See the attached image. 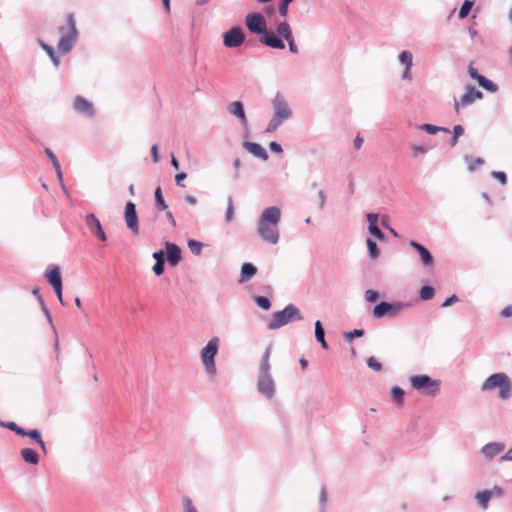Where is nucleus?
Listing matches in <instances>:
<instances>
[{
  "label": "nucleus",
  "mask_w": 512,
  "mask_h": 512,
  "mask_svg": "<svg viewBox=\"0 0 512 512\" xmlns=\"http://www.w3.org/2000/svg\"><path fill=\"white\" fill-rule=\"evenodd\" d=\"M281 217V211L277 207L266 208L258 221V234L262 240L271 244H276L279 240L278 222Z\"/></svg>",
  "instance_id": "obj_1"
},
{
  "label": "nucleus",
  "mask_w": 512,
  "mask_h": 512,
  "mask_svg": "<svg viewBox=\"0 0 512 512\" xmlns=\"http://www.w3.org/2000/svg\"><path fill=\"white\" fill-rule=\"evenodd\" d=\"M495 388H499V395L501 399L507 400L510 398L512 393V384L509 379V377L503 373H495L489 376L484 383L481 386V389L486 390H493Z\"/></svg>",
  "instance_id": "obj_2"
},
{
  "label": "nucleus",
  "mask_w": 512,
  "mask_h": 512,
  "mask_svg": "<svg viewBox=\"0 0 512 512\" xmlns=\"http://www.w3.org/2000/svg\"><path fill=\"white\" fill-rule=\"evenodd\" d=\"M274 109V118L268 124L267 132L275 131L278 126L285 120L291 117V109L289 108L285 99L278 93L272 100Z\"/></svg>",
  "instance_id": "obj_3"
},
{
  "label": "nucleus",
  "mask_w": 512,
  "mask_h": 512,
  "mask_svg": "<svg viewBox=\"0 0 512 512\" xmlns=\"http://www.w3.org/2000/svg\"><path fill=\"white\" fill-rule=\"evenodd\" d=\"M293 319L301 320L302 316L299 309L293 304L287 305L282 311L273 313L271 320L268 323V329H278Z\"/></svg>",
  "instance_id": "obj_4"
},
{
  "label": "nucleus",
  "mask_w": 512,
  "mask_h": 512,
  "mask_svg": "<svg viewBox=\"0 0 512 512\" xmlns=\"http://www.w3.org/2000/svg\"><path fill=\"white\" fill-rule=\"evenodd\" d=\"M60 32L62 36L58 42V50L61 53L66 54L72 49V46L77 37L75 20L72 13L68 14L67 16V27H61Z\"/></svg>",
  "instance_id": "obj_5"
},
{
  "label": "nucleus",
  "mask_w": 512,
  "mask_h": 512,
  "mask_svg": "<svg viewBox=\"0 0 512 512\" xmlns=\"http://www.w3.org/2000/svg\"><path fill=\"white\" fill-rule=\"evenodd\" d=\"M413 389L428 396H435L440 390L441 382L433 380L428 375H414L410 377Z\"/></svg>",
  "instance_id": "obj_6"
},
{
  "label": "nucleus",
  "mask_w": 512,
  "mask_h": 512,
  "mask_svg": "<svg viewBox=\"0 0 512 512\" xmlns=\"http://www.w3.org/2000/svg\"><path fill=\"white\" fill-rule=\"evenodd\" d=\"M219 348V339L214 337L209 340L207 345L201 350V360L203 365L205 366L206 371L210 375H214L216 373V365L214 358L218 352Z\"/></svg>",
  "instance_id": "obj_7"
},
{
  "label": "nucleus",
  "mask_w": 512,
  "mask_h": 512,
  "mask_svg": "<svg viewBox=\"0 0 512 512\" xmlns=\"http://www.w3.org/2000/svg\"><path fill=\"white\" fill-rule=\"evenodd\" d=\"M45 277L49 284L53 287L54 292L62 305H65L62 296V278L58 266H52L47 269Z\"/></svg>",
  "instance_id": "obj_8"
},
{
  "label": "nucleus",
  "mask_w": 512,
  "mask_h": 512,
  "mask_svg": "<svg viewBox=\"0 0 512 512\" xmlns=\"http://www.w3.org/2000/svg\"><path fill=\"white\" fill-rule=\"evenodd\" d=\"M245 24L251 33L264 34L266 29V21L259 13H250L246 16Z\"/></svg>",
  "instance_id": "obj_9"
},
{
  "label": "nucleus",
  "mask_w": 512,
  "mask_h": 512,
  "mask_svg": "<svg viewBox=\"0 0 512 512\" xmlns=\"http://www.w3.org/2000/svg\"><path fill=\"white\" fill-rule=\"evenodd\" d=\"M245 40V34L240 27H234L223 35V43L228 48L240 46Z\"/></svg>",
  "instance_id": "obj_10"
},
{
  "label": "nucleus",
  "mask_w": 512,
  "mask_h": 512,
  "mask_svg": "<svg viewBox=\"0 0 512 512\" xmlns=\"http://www.w3.org/2000/svg\"><path fill=\"white\" fill-rule=\"evenodd\" d=\"M483 97L482 92L475 89L474 87L467 86L466 92L462 96L461 100L458 101L457 99L454 100V109L456 113H459L460 105L462 106H468L472 104L475 100L481 99Z\"/></svg>",
  "instance_id": "obj_11"
},
{
  "label": "nucleus",
  "mask_w": 512,
  "mask_h": 512,
  "mask_svg": "<svg viewBox=\"0 0 512 512\" xmlns=\"http://www.w3.org/2000/svg\"><path fill=\"white\" fill-rule=\"evenodd\" d=\"M124 217L127 227L133 232L134 235H138V217L136 213V206L133 202H128L126 204Z\"/></svg>",
  "instance_id": "obj_12"
},
{
  "label": "nucleus",
  "mask_w": 512,
  "mask_h": 512,
  "mask_svg": "<svg viewBox=\"0 0 512 512\" xmlns=\"http://www.w3.org/2000/svg\"><path fill=\"white\" fill-rule=\"evenodd\" d=\"M85 222L91 233L95 234L103 242L107 240L102 225L94 214H87L85 217Z\"/></svg>",
  "instance_id": "obj_13"
},
{
  "label": "nucleus",
  "mask_w": 512,
  "mask_h": 512,
  "mask_svg": "<svg viewBox=\"0 0 512 512\" xmlns=\"http://www.w3.org/2000/svg\"><path fill=\"white\" fill-rule=\"evenodd\" d=\"M258 391L265 395L267 398H272L274 395V381L271 375H259L257 382Z\"/></svg>",
  "instance_id": "obj_14"
},
{
  "label": "nucleus",
  "mask_w": 512,
  "mask_h": 512,
  "mask_svg": "<svg viewBox=\"0 0 512 512\" xmlns=\"http://www.w3.org/2000/svg\"><path fill=\"white\" fill-rule=\"evenodd\" d=\"M73 107L79 113H82L88 117H93L95 114L94 107L91 102L85 99L83 96L78 95L73 103Z\"/></svg>",
  "instance_id": "obj_15"
},
{
  "label": "nucleus",
  "mask_w": 512,
  "mask_h": 512,
  "mask_svg": "<svg viewBox=\"0 0 512 512\" xmlns=\"http://www.w3.org/2000/svg\"><path fill=\"white\" fill-rule=\"evenodd\" d=\"M399 310H400V305H393V304H390L387 302H381L380 304H378L374 307L373 316L376 318H381L389 312L396 314Z\"/></svg>",
  "instance_id": "obj_16"
},
{
  "label": "nucleus",
  "mask_w": 512,
  "mask_h": 512,
  "mask_svg": "<svg viewBox=\"0 0 512 512\" xmlns=\"http://www.w3.org/2000/svg\"><path fill=\"white\" fill-rule=\"evenodd\" d=\"M260 41L263 44H265L269 47H272V48H276V49H284L285 48L284 42L280 38H278L273 32L266 31L263 34Z\"/></svg>",
  "instance_id": "obj_17"
},
{
  "label": "nucleus",
  "mask_w": 512,
  "mask_h": 512,
  "mask_svg": "<svg viewBox=\"0 0 512 512\" xmlns=\"http://www.w3.org/2000/svg\"><path fill=\"white\" fill-rule=\"evenodd\" d=\"M244 148L252 155H254L264 161L268 159V154H267L266 150L258 143L245 142Z\"/></svg>",
  "instance_id": "obj_18"
},
{
  "label": "nucleus",
  "mask_w": 512,
  "mask_h": 512,
  "mask_svg": "<svg viewBox=\"0 0 512 512\" xmlns=\"http://www.w3.org/2000/svg\"><path fill=\"white\" fill-rule=\"evenodd\" d=\"M410 246L413 247L415 250H417V252L421 256L422 263L425 266L433 265V257L430 254V252L424 246H422L421 244H419V243H417L415 241H411L410 242Z\"/></svg>",
  "instance_id": "obj_19"
},
{
  "label": "nucleus",
  "mask_w": 512,
  "mask_h": 512,
  "mask_svg": "<svg viewBox=\"0 0 512 512\" xmlns=\"http://www.w3.org/2000/svg\"><path fill=\"white\" fill-rule=\"evenodd\" d=\"M228 111L238 117L243 125L247 124V117L244 112L243 104L240 101H234L229 104Z\"/></svg>",
  "instance_id": "obj_20"
},
{
  "label": "nucleus",
  "mask_w": 512,
  "mask_h": 512,
  "mask_svg": "<svg viewBox=\"0 0 512 512\" xmlns=\"http://www.w3.org/2000/svg\"><path fill=\"white\" fill-rule=\"evenodd\" d=\"M167 258L171 265H176L181 260V250L173 243H166Z\"/></svg>",
  "instance_id": "obj_21"
},
{
  "label": "nucleus",
  "mask_w": 512,
  "mask_h": 512,
  "mask_svg": "<svg viewBox=\"0 0 512 512\" xmlns=\"http://www.w3.org/2000/svg\"><path fill=\"white\" fill-rule=\"evenodd\" d=\"M257 273V268L252 263H244L241 267L240 283L249 281Z\"/></svg>",
  "instance_id": "obj_22"
},
{
  "label": "nucleus",
  "mask_w": 512,
  "mask_h": 512,
  "mask_svg": "<svg viewBox=\"0 0 512 512\" xmlns=\"http://www.w3.org/2000/svg\"><path fill=\"white\" fill-rule=\"evenodd\" d=\"M504 450V444L501 443H489L482 448V453L486 458L492 459L497 454Z\"/></svg>",
  "instance_id": "obj_23"
},
{
  "label": "nucleus",
  "mask_w": 512,
  "mask_h": 512,
  "mask_svg": "<svg viewBox=\"0 0 512 512\" xmlns=\"http://www.w3.org/2000/svg\"><path fill=\"white\" fill-rule=\"evenodd\" d=\"M20 454L23 460L28 464L37 465L39 463L38 453L31 448L21 449Z\"/></svg>",
  "instance_id": "obj_24"
},
{
  "label": "nucleus",
  "mask_w": 512,
  "mask_h": 512,
  "mask_svg": "<svg viewBox=\"0 0 512 512\" xmlns=\"http://www.w3.org/2000/svg\"><path fill=\"white\" fill-rule=\"evenodd\" d=\"M315 337L317 341L321 343L322 348H328V344L325 340V331L319 320L315 322Z\"/></svg>",
  "instance_id": "obj_25"
},
{
  "label": "nucleus",
  "mask_w": 512,
  "mask_h": 512,
  "mask_svg": "<svg viewBox=\"0 0 512 512\" xmlns=\"http://www.w3.org/2000/svg\"><path fill=\"white\" fill-rule=\"evenodd\" d=\"M404 395L405 392L402 388L395 386L391 389V397L392 400L396 403L398 407H402L404 404Z\"/></svg>",
  "instance_id": "obj_26"
},
{
  "label": "nucleus",
  "mask_w": 512,
  "mask_h": 512,
  "mask_svg": "<svg viewBox=\"0 0 512 512\" xmlns=\"http://www.w3.org/2000/svg\"><path fill=\"white\" fill-rule=\"evenodd\" d=\"M277 33L285 40H290L293 37L291 27L287 22H281L277 26Z\"/></svg>",
  "instance_id": "obj_27"
},
{
  "label": "nucleus",
  "mask_w": 512,
  "mask_h": 512,
  "mask_svg": "<svg viewBox=\"0 0 512 512\" xmlns=\"http://www.w3.org/2000/svg\"><path fill=\"white\" fill-rule=\"evenodd\" d=\"M492 498V492L488 490L480 491L476 494V499L482 508L486 509L489 500Z\"/></svg>",
  "instance_id": "obj_28"
},
{
  "label": "nucleus",
  "mask_w": 512,
  "mask_h": 512,
  "mask_svg": "<svg viewBox=\"0 0 512 512\" xmlns=\"http://www.w3.org/2000/svg\"><path fill=\"white\" fill-rule=\"evenodd\" d=\"M155 202L158 210L165 211L168 209V206L162 195L161 187H157L155 190Z\"/></svg>",
  "instance_id": "obj_29"
},
{
  "label": "nucleus",
  "mask_w": 512,
  "mask_h": 512,
  "mask_svg": "<svg viewBox=\"0 0 512 512\" xmlns=\"http://www.w3.org/2000/svg\"><path fill=\"white\" fill-rule=\"evenodd\" d=\"M476 81L482 88L486 89L489 92H495L497 90V85L482 75L478 77Z\"/></svg>",
  "instance_id": "obj_30"
},
{
  "label": "nucleus",
  "mask_w": 512,
  "mask_h": 512,
  "mask_svg": "<svg viewBox=\"0 0 512 512\" xmlns=\"http://www.w3.org/2000/svg\"><path fill=\"white\" fill-rule=\"evenodd\" d=\"M476 81L482 88L486 89L489 92H495L497 90V85L482 75L478 77Z\"/></svg>",
  "instance_id": "obj_31"
},
{
  "label": "nucleus",
  "mask_w": 512,
  "mask_h": 512,
  "mask_svg": "<svg viewBox=\"0 0 512 512\" xmlns=\"http://www.w3.org/2000/svg\"><path fill=\"white\" fill-rule=\"evenodd\" d=\"M25 436L29 437L30 439H32L33 441L38 443L40 445V447L42 448V450L46 451V445H45L44 441L42 440L41 434L37 430L28 431V432H26Z\"/></svg>",
  "instance_id": "obj_32"
},
{
  "label": "nucleus",
  "mask_w": 512,
  "mask_h": 512,
  "mask_svg": "<svg viewBox=\"0 0 512 512\" xmlns=\"http://www.w3.org/2000/svg\"><path fill=\"white\" fill-rule=\"evenodd\" d=\"M473 1L465 0L462 4L460 11H459V18L464 19L468 16L470 13L472 7H473Z\"/></svg>",
  "instance_id": "obj_33"
},
{
  "label": "nucleus",
  "mask_w": 512,
  "mask_h": 512,
  "mask_svg": "<svg viewBox=\"0 0 512 512\" xmlns=\"http://www.w3.org/2000/svg\"><path fill=\"white\" fill-rule=\"evenodd\" d=\"M434 288L431 286H424L420 290V297L422 300H430L434 296Z\"/></svg>",
  "instance_id": "obj_34"
},
{
  "label": "nucleus",
  "mask_w": 512,
  "mask_h": 512,
  "mask_svg": "<svg viewBox=\"0 0 512 512\" xmlns=\"http://www.w3.org/2000/svg\"><path fill=\"white\" fill-rule=\"evenodd\" d=\"M412 59H413L412 53L409 51H403L399 55L400 62L403 63L406 67L408 66V68H411V66H412Z\"/></svg>",
  "instance_id": "obj_35"
},
{
  "label": "nucleus",
  "mask_w": 512,
  "mask_h": 512,
  "mask_svg": "<svg viewBox=\"0 0 512 512\" xmlns=\"http://www.w3.org/2000/svg\"><path fill=\"white\" fill-rule=\"evenodd\" d=\"M2 425L8 429H10L11 431H14L16 434L20 435V436H25L26 434V431L21 428L20 426H18L15 422H6V423H2Z\"/></svg>",
  "instance_id": "obj_36"
},
{
  "label": "nucleus",
  "mask_w": 512,
  "mask_h": 512,
  "mask_svg": "<svg viewBox=\"0 0 512 512\" xmlns=\"http://www.w3.org/2000/svg\"><path fill=\"white\" fill-rule=\"evenodd\" d=\"M420 129L426 131L429 134H435L438 131L449 132V130L446 129V128H441V127L434 126V125H431V124H423V125L420 126Z\"/></svg>",
  "instance_id": "obj_37"
},
{
  "label": "nucleus",
  "mask_w": 512,
  "mask_h": 512,
  "mask_svg": "<svg viewBox=\"0 0 512 512\" xmlns=\"http://www.w3.org/2000/svg\"><path fill=\"white\" fill-rule=\"evenodd\" d=\"M255 302H256V304L260 308H262L264 310H269L270 307H271L270 300L267 297H265V296H257V297H255Z\"/></svg>",
  "instance_id": "obj_38"
},
{
  "label": "nucleus",
  "mask_w": 512,
  "mask_h": 512,
  "mask_svg": "<svg viewBox=\"0 0 512 512\" xmlns=\"http://www.w3.org/2000/svg\"><path fill=\"white\" fill-rule=\"evenodd\" d=\"M367 247L371 258L376 259L379 256V250L372 239H367Z\"/></svg>",
  "instance_id": "obj_39"
},
{
  "label": "nucleus",
  "mask_w": 512,
  "mask_h": 512,
  "mask_svg": "<svg viewBox=\"0 0 512 512\" xmlns=\"http://www.w3.org/2000/svg\"><path fill=\"white\" fill-rule=\"evenodd\" d=\"M41 47L47 52V54L50 56V58L53 61V63L56 66H58L59 65V59L56 56V54L54 52V49L51 46H49L47 44H44V43H41Z\"/></svg>",
  "instance_id": "obj_40"
},
{
  "label": "nucleus",
  "mask_w": 512,
  "mask_h": 512,
  "mask_svg": "<svg viewBox=\"0 0 512 512\" xmlns=\"http://www.w3.org/2000/svg\"><path fill=\"white\" fill-rule=\"evenodd\" d=\"M233 217H234V204H233L232 198L229 197L227 200V210H226V215H225L226 221L227 222L232 221Z\"/></svg>",
  "instance_id": "obj_41"
},
{
  "label": "nucleus",
  "mask_w": 512,
  "mask_h": 512,
  "mask_svg": "<svg viewBox=\"0 0 512 512\" xmlns=\"http://www.w3.org/2000/svg\"><path fill=\"white\" fill-rule=\"evenodd\" d=\"M188 247L193 254L199 255L202 250V243L196 240H190L188 242Z\"/></svg>",
  "instance_id": "obj_42"
},
{
  "label": "nucleus",
  "mask_w": 512,
  "mask_h": 512,
  "mask_svg": "<svg viewBox=\"0 0 512 512\" xmlns=\"http://www.w3.org/2000/svg\"><path fill=\"white\" fill-rule=\"evenodd\" d=\"M46 153L47 155L49 156V158L51 159L52 163H53V166L57 172V175L59 178L62 177V173H61V169H60V164L56 158V156L53 154V152H51L50 150H46Z\"/></svg>",
  "instance_id": "obj_43"
},
{
  "label": "nucleus",
  "mask_w": 512,
  "mask_h": 512,
  "mask_svg": "<svg viewBox=\"0 0 512 512\" xmlns=\"http://www.w3.org/2000/svg\"><path fill=\"white\" fill-rule=\"evenodd\" d=\"M183 506L184 512H198V510L196 509L192 500L189 497L183 498Z\"/></svg>",
  "instance_id": "obj_44"
},
{
  "label": "nucleus",
  "mask_w": 512,
  "mask_h": 512,
  "mask_svg": "<svg viewBox=\"0 0 512 512\" xmlns=\"http://www.w3.org/2000/svg\"><path fill=\"white\" fill-rule=\"evenodd\" d=\"M378 298H379V294L375 290H367L365 292V299L368 302H371V303L376 302L378 300Z\"/></svg>",
  "instance_id": "obj_45"
},
{
  "label": "nucleus",
  "mask_w": 512,
  "mask_h": 512,
  "mask_svg": "<svg viewBox=\"0 0 512 512\" xmlns=\"http://www.w3.org/2000/svg\"><path fill=\"white\" fill-rule=\"evenodd\" d=\"M367 365L375 371H380L382 369V364L378 362L374 357L368 358Z\"/></svg>",
  "instance_id": "obj_46"
},
{
  "label": "nucleus",
  "mask_w": 512,
  "mask_h": 512,
  "mask_svg": "<svg viewBox=\"0 0 512 512\" xmlns=\"http://www.w3.org/2000/svg\"><path fill=\"white\" fill-rule=\"evenodd\" d=\"M364 334V330L362 329H355L353 331H350L348 333H345V338L349 341H351L355 337H361Z\"/></svg>",
  "instance_id": "obj_47"
},
{
  "label": "nucleus",
  "mask_w": 512,
  "mask_h": 512,
  "mask_svg": "<svg viewBox=\"0 0 512 512\" xmlns=\"http://www.w3.org/2000/svg\"><path fill=\"white\" fill-rule=\"evenodd\" d=\"M369 231L370 233L376 237L377 239L379 240H383L384 239V234L383 232L378 228L377 225H373L372 227H369Z\"/></svg>",
  "instance_id": "obj_48"
},
{
  "label": "nucleus",
  "mask_w": 512,
  "mask_h": 512,
  "mask_svg": "<svg viewBox=\"0 0 512 512\" xmlns=\"http://www.w3.org/2000/svg\"><path fill=\"white\" fill-rule=\"evenodd\" d=\"M492 176L495 179H497L502 185H505L507 183V177L504 172L494 171V172H492Z\"/></svg>",
  "instance_id": "obj_49"
},
{
  "label": "nucleus",
  "mask_w": 512,
  "mask_h": 512,
  "mask_svg": "<svg viewBox=\"0 0 512 512\" xmlns=\"http://www.w3.org/2000/svg\"><path fill=\"white\" fill-rule=\"evenodd\" d=\"M164 270V260L158 259L153 266V271L156 275H161Z\"/></svg>",
  "instance_id": "obj_50"
},
{
  "label": "nucleus",
  "mask_w": 512,
  "mask_h": 512,
  "mask_svg": "<svg viewBox=\"0 0 512 512\" xmlns=\"http://www.w3.org/2000/svg\"><path fill=\"white\" fill-rule=\"evenodd\" d=\"M270 364L268 361L262 360L260 365V374L259 375H270Z\"/></svg>",
  "instance_id": "obj_51"
},
{
  "label": "nucleus",
  "mask_w": 512,
  "mask_h": 512,
  "mask_svg": "<svg viewBox=\"0 0 512 512\" xmlns=\"http://www.w3.org/2000/svg\"><path fill=\"white\" fill-rule=\"evenodd\" d=\"M290 3H286V1L281 0L280 6H279V13L281 16L285 17L288 12V5Z\"/></svg>",
  "instance_id": "obj_52"
},
{
  "label": "nucleus",
  "mask_w": 512,
  "mask_h": 512,
  "mask_svg": "<svg viewBox=\"0 0 512 512\" xmlns=\"http://www.w3.org/2000/svg\"><path fill=\"white\" fill-rule=\"evenodd\" d=\"M187 177V174L185 172H181L176 174L175 181L178 186L185 187V185L182 183V181Z\"/></svg>",
  "instance_id": "obj_53"
},
{
  "label": "nucleus",
  "mask_w": 512,
  "mask_h": 512,
  "mask_svg": "<svg viewBox=\"0 0 512 512\" xmlns=\"http://www.w3.org/2000/svg\"><path fill=\"white\" fill-rule=\"evenodd\" d=\"M151 155L153 158V162L158 163L159 162L158 145L154 144L151 147Z\"/></svg>",
  "instance_id": "obj_54"
},
{
  "label": "nucleus",
  "mask_w": 512,
  "mask_h": 512,
  "mask_svg": "<svg viewBox=\"0 0 512 512\" xmlns=\"http://www.w3.org/2000/svg\"><path fill=\"white\" fill-rule=\"evenodd\" d=\"M367 220L369 222V227L376 225L377 220H378V214H374V213L367 214Z\"/></svg>",
  "instance_id": "obj_55"
},
{
  "label": "nucleus",
  "mask_w": 512,
  "mask_h": 512,
  "mask_svg": "<svg viewBox=\"0 0 512 512\" xmlns=\"http://www.w3.org/2000/svg\"><path fill=\"white\" fill-rule=\"evenodd\" d=\"M459 299L456 295H452L451 297L447 298L443 304H442V307H448L450 305H452L453 303L457 302Z\"/></svg>",
  "instance_id": "obj_56"
},
{
  "label": "nucleus",
  "mask_w": 512,
  "mask_h": 512,
  "mask_svg": "<svg viewBox=\"0 0 512 512\" xmlns=\"http://www.w3.org/2000/svg\"><path fill=\"white\" fill-rule=\"evenodd\" d=\"M288 42V45H289V50L294 53V54H297L298 53V47L297 45L295 44V41H294V38L291 37L290 40H286Z\"/></svg>",
  "instance_id": "obj_57"
},
{
  "label": "nucleus",
  "mask_w": 512,
  "mask_h": 512,
  "mask_svg": "<svg viewBox=\"0 0 512 512\" xmlns=\"http://www.w3.org/2000/svg\"><path fill=\"white\" fill-rule=\"evenodd\" d=\"M271 151L275 152V153H281L282 152V147L279 143L277 142H271L270 145H269Z\"/></svg>",
  "instance_id": "obj_58"
},
{
  "label": "nucleus",
  "mask_w": 512,
  "mask_h": 512,
  "mask_svg": "<svg viewBox=\"0 0 512 512\" xmlns=\"http://www.w3.org/2000/svg\"><path fill=\"white\" fill-rule=\"evenodd\" d=\"M468 72H469V75L471 76V78L477 80L478 77H480L481 75L478 73L477 69L475 67H473L472 65L469 66V69H468Z\"/></svg>",
  "instance_id": "obj_59"
},
{
  "label": "nucleus",
  "mask_w": 512,
  "mask_h": 512,
  "mask_svg": "<svg viewBox=\"0 0 512 512\" xmlns=\"http://www.w3.org/2000/svg\"><path fill=\"white\" fill-rule=\"evenodd\" d=\"M363 138L358 134L354 139V147L356 150H359L362 147Z\"/></svg>",
  "instance_id": "obj_60"
},
{
  "label": "nucleus",
  "mask_w": 512,
  "mask_h": 512,
  "mask_svg": "<svg viewBox=\"0 0 512 512\" xmlns=\"http://www.w3.org/2000/svg\"><path fill=\"white\" fill-rule=\"evenodd\" d=\"M489 491L492 492V497H494V496L500 497L503 495V489L498 486H495L493 489H491Z\"/></svg>",
  "instance_id": "obj_61"
},
{
  "label": "nucleus",
  "mask_w": 512,
  "mask_h": 512,
  "mask_svg": "<svg viewBox=\"0 0 512 512\" xmlns=\"http://www.w3.org/2000/svg\"><path fill=\"white\" fill-rule=\"evenodd\" d=\"M464 133V129L461 125H455L453 128V134L456 137H460Z\"/></svg>",
  "instance_id": "obj_62"
},
{
  "label": "nucleus",
  "mask_w": 512,
  "mask_h": 512,
  "mask_svg": "<svg viewBox=\"0 0 512 512\" xmlns=\"http://www.w3.org/2000/svg\"><path fill=\"white\" fill-rule=\"evenodd\" d=\"M501 316L510 317L512 316V306H507L501 311Z\"/></svg>",
  "instance_id": "obj_63"
},
{
  "label": "nucleus",
  "mask_w": 512,
  "mask_h": 512,
  "mask_svg": "<svg viewBox=\"0 0 512 512\" xmlns=\"http://www.w3.org/2000/svg\"><path fill=\"white\" fill-rule=\"evenodd\" d=\"M166 217H167L168 221L171 223V225L173 227H176L177 224H176V221H175L171 211L166 210Z\"/></svg>",
  "instance_id": "obj_64"
}]
</instances>
